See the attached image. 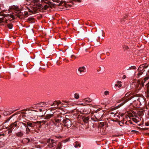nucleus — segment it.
I'll return each instance as SVG.
<instances>
[{
    "mask_svg": "<svg viewBox=\"0 0 149 149\" xmlns=\"http://www.w3.org/2000/svg\"><path fill=\"white\" fill-rule=\"evenodd\" d=\"M61 105H64V104H63V103H61Z\"/></svg>",
    "mask_w": 149,
    "mask_h": 149,
    "instance_id": "774afa93",
    "label": "nucleus"
},
{
    "mask_svg": "<svg viewBox=\"0 0 149 149\" xmlns=\"http://www.w3.org/2000/svg\"><path fill=\"white\" fill-rule=\"evenodd\" d=\"M48 7L49 6L47 5H45V9H47Z\"/></svg>",
    "mask_w": 149,
    "mask_h": 149,
    "instance_id": "79ce46f5",
    "label": "nucleus"
},
{
    "mask_svg": "<svg viewBox=\"0 0 149 149\" xmlns=\"http://www.w3.org/2000/svg\"><path fill=\"white\" fill-rule=\"evenodd\" d=\"M67 116H65V117H64L63 124L65 126L69 128L71 126V122L70 120L66 117Z\"/></svg>",
    "mask_w": 149,
    "mask_h": 149,
    "instance_id": "7ed1b4c3",
    "label": "nucleus"
},
{
    "mask_svg": "<svg viewBox=\"0 0 149 149\" xmlns=\"http://www.w3.org/2000/svg\"><path fill=\"white\" fill-rule=\"evenodd\" d=\"M22 125H23V126H24L25 127H27V124L26 123H24L23 122H19V123H18V125L20 126V129L21 130H24V127H22Z\"/></svg>",
    "mask_w": 149,
    "mask_h": 149,
    "instance_id": "6e6552de",
    "label": "nucleus"
},
{
    "mask_svg": "<svg viewBox=\"0 0 149 149\" xmlns=\"http://www.w3.org/2000/svg\"><path fill=\"white\" fill-rule=\"evenodd\" d=\"M104 35L103 31L102 30H100L97 32L96 35L99 39L102 36L103 37Z\"/></svg>",
    "mask_w": 149,
    "mask_h": 149,
    "instance_id": "1a4fd4ad",
    "label": "nucleus"
},
{
    "mask_svg": "<svg viewBox=\"0 0 149 149\" xmlns=\"http://www.w3.org/2000/svg\"><path fill=\"white\" fill-rule=\"evenodd\" d=\"M62 146V144L61 143H59L57 145V147L56 149H61Z\"/></svg>",
    "mask_w": 149,
    "mask_h": 149,
    "instance_id": "b1692460",
    "label": "nucleus"
},
{
    "mask_svg": "<svg viewBox=\"0 0 149 149\" xmlns=\"http://www.w3.org/2000/svg\"><path fill=\"white\" fill-rule=\"evenodd\" d=\"M121 86V84L118 85V87L119 88Z\"/></svg>",
    "mask_w": 149,
    "mask_h": 149,
    "instance_id": "bf43d9fd",
    "label": "nucleus"
},
{
    "mask_svg": "<svg viewBox=\"0 0 149 149\" xmlns=\"http://www.w3.org/2000/svg\"><path fill=\"white\" fill-rule=\"evenodd\" d=\"M19 13H18V15H17V16H18V17H20V15H20V13H21V12H19Z\"/></svg>",
    "mask_w": 149,
    "mask_h": 149,
    "instance_id": "3c124183",
    "label": "nucleus"
},
{
    "mask_svg": "<svg viewBox=\"0 0 149 149\" xmlns=\"http://www.w3.org/2000/svg\"><path fill=\"white\" fill-rule=\"evenodd\" d=\"M74 1H77L79 2H81L80 0H74Z\"/></svg>",
    "mask_w": 149,
    "mask_h": 149,
    "instance_id": "a18cd8bd",
    "label": "nucleus"
},
{
    "mask_svg": "<svg viewBox=\"0 0 149 149\" xmlns=\"http://www.w3.org/2000/svg\"><path fill=\"white\" fill-rule=\"evenodd\" d=\"M146 126H148L149 125V123H146Z\"/></svg>",
    "mask_w": 149,
    "mask_h": 149,
    "instance_id": "6e6d98bb",
    "label": "nucleus"
},
{
    "mask_svg": "<svg viewBox=\"0 0 149 149\" xmlns=\"http://www.w3.org/2000/svg\"><path fill=\"white\" fill-rule=\"evenodd\" d=\"M141 81V84L140 85L138 89L139 90H140L142 87H143L144 86V83H145V81L143 80H140Z\"/></svg>",
    "mask_w": 149,
    "mask_h": 149,
    "instance_id": "ddd939ff",
    "label": "nucleus"
},
{
    "mask_svg": "<svg viewBox=\"0 0 149 149\" xmlns=\"http://www.w3.org/2000/svg\"><path fill=\"white\" fill-rule=\"evenodd\" d=\"M63 102H65L66 103H68V104H67L65 105L66 106H68V105H69V104H68V103H69L70 102L69 101H66V100H65V101L63 100Z\"/></svg>",
    "mask_w": 149,
    "mask_h": 149,
    "instance_id": "c9c22d12",
    "label": "nucleus"
},
{
    "mask_svg": "<svg viewBox=\"0 0 149 149\" xmlns=\"http://www.w3.org/2000/svg\"><path fill=\"white\" fill-rule=\"evenodd\" d=\"M117 83L118 84H120L121 83V81H117Z\"/></svg>",
    "mask_w": 149,
    "mask_h": 149,
    "instance_id": "603ef678",
    "label": "nucleus"
},
{
    "mask_svg": "<svg viewBox=\"0 0 149 149\" xmlns=\"http://www.w3.org/2000/svg\"><path fill=\"white\" fill-rule=\"evenodd\" d=\"M61 104V102L60 101H54L52 104L51 105V106H55L56 105H57L56 107L58 106V105Z\"/></svg>",
    "mask_w": 149,
    "mask_h": 149,
    "instance_id": "4468645a",
    "label": "nucleus"
},
{
    "mask_svg": "<svg viewBox=\"0 0 149 149\" xmlns=\"http://www.w3.org/2000/svg\"><path fill=\"white\" fill-rule=\"evenodd\" d=\"M27 110V109H24L23 110H22V111H26Z\"/></svg>",
    "mask_w": 149,
    "mask_h": 149,
    "instance_id": "e2e57ef3",
    "label": "nucleus"
},
{
    "mask_svg": "<svg viewBox=\"0 0 149 149\" xmlns=\"http://www.w3.org/2000/svg\"><path fill=\"white\" fill-rule=\"evenodd\" d=\"M31 111L30 112H29L28 113V115L29 116H33V114H34V113L33 111H36L35 110H31Z\"/></svg>",
    "mask_w": 149,
    "mask_h": 149,
    "instance_id": "412c9836",
    "label": "nucleus"
},
{
    "mask_svg": "<svg viewBox=\"0 0 149 149\" xmlns=\"http://www.w3.org/2000/svg\"><path fill=\"white\" fill-rule=\"evenodd\" d=\"M148 67V65H146V64H144L141 65L138 68V70L139 71L144 72L145 71V70H144V69L147 68Z\"/></svg>",
    "mask_w": 149,
    "mask_h": 149,
    "instance_id": "0eeeda50",
    "label": "nucleus"
},
{
    "mask_svg": "<svg viewBox=\"0 0 149 149\" xmlns=\"http://www.w3.org/2000/svg\"><path fill=\"white\" fill-rule=\"evenodd\" d=\"M126 78V75H124L123 76V79H124Z\"/></svg>",
    "mask_w": 149,
    "mask_h": 149,
    "instance_id": "8fccbe9b",
    "label": "nucleus"
},
{
    "mask_svg": "<svg viewBox=\"0 0 149 149\" xmlns=\"http://www.w3.org/2000/svg\"><path fill=\"white\" fill-rule=\"evenodd\" d=\"M20 116H22V118H24V117H26V116L25 115H20Z\"/></svg>",
    "mask_w": 149,
    "mask_h": 149,
    "instance_id": "a19ab883",
    "label": "nucleus"
},
{
    "mask_svg": "<svg viewBox=\"0 0 149 149\" xmlns=\"http://www.w3.org/2000/svg\"><path fill=\"white\" fill-rule=\"evenodd\" d=\"M21 113L22 114H27V113L25 112H21Z\"/></svg>",
    "mask_w": 149,
    "mask_h": 149,
    "instance_id": "864d4df0",
    "label": "nucleus"
},
{
    "mask_svg": "<svg viewBox=\"0 0 149 149\" xmlns=\"http://www.w3.org/2000/svg\"><path fill=\"white\" fill-rule=\"evenodd\" d=\"M52 117L54 118V119L52 121L54 125L58 126L59 125V123L60 125H63L64 117L60 115V114H57L56 112H54L52 114H47L44 118L46 120H43V122L44 123H45L49 119Z\"/></svg>",
    "mask_w": 149,
    "mask_h": 149,
    "instance_id": "f257e3e1",
    "label": "nucleus"
},
{
    "mask_svg": "<svg viewBox=\"0 0 149 149\" xmlns=\"http://www.w3.org/2000/svg\"><path fill=\"white\" fill-rule=\"evenodd\" d=\"M106 54L107 55H108V56L109 55V52H107L106 53Z\"/></svg>",
    "mask_w": 149,
    "mask_h": 149,
    "instance_id": "5fc2aeb1",
    "label": "nucleus"
},
{
    "mask_svg": "<svg viewBox=\"0 0 149 149\" xmlns=\"http://www.w3.org/2000/svg\"><path fill=\"white\" fill-rule=\"evenodd\" d=\"M78 70L81 73L82 72H84V70L82 69H81V68H79L78 69Z\"/></svg>",
    "mask_w": 149,
    "mask_h": 149,
    "instance_id": "2f4dec72",
    "label": "nucleus"
},
{
    "mask_svg": "<svg viewBox=\"0 0 149 149\" xmlns=\"http://www.w3.org/2000/svg\"><path fill=\"white\" fill-rule=\"evenodd\" d=\"M99 111L97 110L96 111H95V113H97Z\"/></svg>",
    "mask_w": 149,
    "mask_h": 149,
    "instance_id": "69168bd1",
    "label": "nucleus"
},
{
    "mask_svg": "<svg viewBox=\"0 0 149 149\" xmlns=\"http://www.w3.org/2000/svg\"><path fill=\"white\" fill-rule=\"evenodd\" d=\"M24 122L26 123L27 124V126L28 127H31L32 129H33L35 128V127L36 126L37 124L39 123H41V122H26L24 120Z\"/></svg>",
    "mask_w": 149,
    "mask_h": 149,
    "instance_id": "20e7f679",
    "label": "nucleus"
},
{
    "mask_svg": "<svg viewBox=\"0 0 149 149\" xmlns=\"http://www.w3.org/2000/svg\"><path fill=\"white\" fill-rule=\"evenodd\" d=\"M59 109L61 110L62 111V112L63 111V112H65V111L64 110H63V108H61V109Z\"/></svg>",
    "mask_w": 149,
    "mask_h": 149,
    "instance_id": "09e8293b",
    "label": "nucleus"
},
{
    "mask_svg": "<svg viewBox=\"0 0 149 149\" xmlns=\"http://www.w3.org/2000/svg\"><path fill=\"white\" fill-rule=\"evenodd\" d=\"M141 84V81L140 79H139L137 80L136 82H134V84L135 86V87L136 88L139 89V85H140Z\"/></svg>",
    "mask_w": 149,
    "mask_h": 149,
    "instance_id": "9b49d317",
    "label": "nucleus"
},
{
    "mask_svg": "<svg viewBox=\"0 0 149 149\" xmlns=\"http://www.w3.org/2000/svg\"><path fill=\"white\" fill-rule=\"evenodd\" d=\"M90 117L89 116H83L82 117V119L83 121L86 123H87L89 122Z\"/></svg>",
    "mask_w": 149,
    "mask_h": 149,
    "instance_id": "9d476101",
    "label": "nucleus"
},
{
    "mask_svg": "<svg viewBox=\"0 0 149 149\" xmlns=\"http://www.w3.org/2000/svg\"><path fill=\"white\" fill-rule=\"evenodd\" d=\"M74 97L76 99H78L79 97V96L78 94L77 93H75L74 94Z\"/></svg>",
    "mask_w": 149,
    "mask_h": 149,
    "instance_id": "c85d7f7f",
    "label": "nucleus"
},
{
    "mask_svg": "<svg viewBox=\"0 0 149 149\" xmlns=\"http://www.w3.org/2000/svg\"><path fill=\"white\" fill-rule=\"evenodd\" d=\"M143 73L142 72L139 71V73L138 74L139 76L141 75Z\"/></svg>",
    "mask_w": 149,
    "mask_h": 149,
    "instance_id": "58836bf2",
    "label": "nucleus"
},
{
    "mask_svg": "<svg viewBox=\"0 0 149 149\" xmlns=\"http://www.w3.org/2000/svg\"><path fill=\"white\" fill-rule=\"evenodd\" d=\"M41 1L42 3H44L49 5H50L51 4V2H49L48 0H42Z\"/></svg>",
    "mask_w": 149,
    "mask_h": 149,
    "instance_id": "6ab92c4d",
    "label": "nucleus"
},
{
    "mask_svg": "<svg viewBox=\"0 0 149 149\" xmlns=\"http://www.w3.org/2000/svg\"><path fill=\"white\" fill-rule=\"evenodd\" d=\"M10 17L13 19H14L15 18L14 16L12 15H11Z\"/></svg>",
    "mask_w": 149,
    "mask_h": 149,
    "instance_id": "c03bdc74",
    "label": "nucleus"
},
{
    "mask_svg": "<svg viewBox=\"0 0 149 149\" xmlns=\"http://www.w3.org/2000/svg\"><path fill=\"white\" fill-rule=\"evenodd\" d=\"M79 68H81V69H83V70H85V67H84V66H83V67H79Z\"/></svg>",
    "mask_w": 149,
    "mask_h": 149,
    "instance_id": "37998d69",
    "label": "nucleus"
},
{
    "mask_svg": "<svg viewBox=\"0 0 149 149\" xmlns=\"http://www.w3.org/2000/svg\"><path fill=\"white\" fill-rule=\"evenodd\" d=\"M130 94L131 93H130V92L127 93L125 95V98H123L120 100V101L122 102L120 104L121 106L123 105L125 103L132 99L133 97V96L130 97Z\"/></svg>",
    "mask_w": 149,
    "mask_h": 149,
    "instance_id": "f03ea898",
    "label": "nucleus"
},
{
    "mask_svg": "<svg viewBox=\"0 0 149 149\" xmlns=\"http://www.w3.org/2000/svg\"><path fill=\"white\" fill-rule=\"evenodd\" d=\"M91 100L89 98H87L84 100V102H91Z\"/></svg>",
    "mask_w": 149,
    "mask_h": 149,
    "instance_id": "aec40b11",
    "label": "nucleus"
},
{
    "mask_svg": "<svg viewBox=\"0 0 149 149\" xmlns=\"http://www.w3.org/2000/svg\"><path fill=\"white\" fill-rule=\"evenodd\" d=\"M101 68L100 67V69L98 70H97V71H100L101 70Z\"/></svg>",
    "mask_w": 149,
    "mask_h": 149,
    "instance_id": "0e129e2a",
    "label": "nucleus"
},
{
    "mask_svg": "<svg viewBox=\"0 0 149 149\" xmlns=\"http://www.w3.org/2000/svg\"><path fill=\"white\" fill-rule=\"evenodd\" d=\"M136 69V68L135 66H133L130 67L127 70Z\"/></svg>",
    "mask_w": 149,
    "mask_h": 149,
    "instance_id": "cd10ccee",
    "label": "nucleus"
},
{
    "mask_svg": "<svg viewBox=\"0 0 149 149\" xmlns=\"http://www.w3.org/2000/svg\"><path fill=\"white\" fill-rule=\"evenodd\" d=\"M8 130V134L11 133L12 132L13 130L12 129H10V128Z\"/></svg>",
    "mask_w": 149,
    "mask_h": 149,
    "instance_id": "72a5a7b5",
    "label": "nucleus"
},
{
    "mask_svg": "<svg viewBox=\"0 0 149 149\" xmlns=\"http://www.w3.org/2000/svg\"><path fill=\"white\" fill-rule=\"evenodd\" d=\"M18 121H15V122L12 123L10 126V129H14L15 127H16L17 125V122Z\"/></svg>",
    "mask_w": 149,
    "mask_h": 149,
    "instance_id": "f8f14e48",
    "label": "nucleus"
},
{
    "mask_svg": "<svg viewBox=\"0 0 149 149\" xmlns=\"http://www.w3.org/2000/svg\"><path fill=\"white\" fill-rule=\"evenodd\" d=\"M115 86H116V87L118 86V84H116L115 85Z\"/></svg>",
    "mask_w": 149,
    "mask_h": 149,
    "instance_id": "13d9d810",
    "label": "nucleus"
},
{
    "mask_svg": "<svg viewBox=\"0 0 149 149\" xmlns=\"http://www.w3.org/2000/svg\"><path fill=\"white\" fill-rule=\"evenodd\" d=\"M132 120L134 122L136 123H137L138 122L136 118H132Z\"/></svg>",
    "mask_w": 149,
    "mask_h": 149,
    "instance_id": "c756f323",
    "label": "nucleus"
},
{
    "mask_svg": "<svg viewBox=\"0 0 149 149\" xmlns=\"http://www.w3.org/2000/svg\"><path fill=\"white\" fill-rule=\"evenodd\" d=\"M48 102H41L38 103L37 104H35L33 105V107H43L47 105Z\"/></svg>",
    "mask_w": 149,
    "mask_h": 149,
    "instance_id": "423d86ee",
    "label": "nucleus"
},
{
    "mask_svg": "<svg viewBox=\"0 0 149 149\" xmlns=\"http://www.w3.org/2000/svg\"><path fill=\"white\" fill-rule=\"evenodd\" d=\"M104 94L105 95H109V92L108 91H106L104 92Z\"/></svg>",
    "mask_w": 149,
    "mask_h": 149,
    "instance_id": "e433bc0d",
    "label": "nucleus"
},
{
    "mask_svg": "<svg viewBox=\"0 0 149 149\" xmlns=\"http://www.w3.org/2000/svg\"><path fill=\"white\" fill-rule=\"evenodd\" d=\"M25 141L27 143H28L30 141V140L29 138H27L25 139Z\"/></svg>",
    "mask_w": 149,
    "mask_h": 149,
    "instance_id": "7c9ffc66",
    "label": "nucleus"
},
{
    "mask_svg": "<svg viewBox=\"0 0 149 149\" xmlns=\"http://www.w3.org/2000/svg\"><path fill=\"white\" fill-rule=\"evenodd\" d=\"M137 100V101H139L140 102V100L143 102V101H144V99L143 97H141V98H139Z\"/></svg>",
    "mask_w": 149,
    "mask_h": 149,
    "instance_id": "393cba45",
    "label": "nucleus"
},
{
    "mask_svg": "<svg viewBox=\"0 0 149 149\" xmlns=\"http://www.w3.org/2000/svg\"><path fill=\"white\" fill-rule=\"evenodd\" d=\"M21 111H18V112L15 113L14 114H13V115H12V116H10V117L9 118V120L12 117L14 116H15L17 114H19V113H21Z\"/></svg>",
    "mask_w": 149,
    "mask_h": 149,
    "instance_id": "5701e85b",
    "label": "nucleus"
},
{
    "mask_svg": "<svg viewBox=\"0 0 149 149\" xmlns=\"http://www.w3.org/2000/svg\"><path fill=\"white\" fill-rule=\"evenodd\" d=\"M60 2V1L58 0H56V2L57 3H58Z\"/></svg>",
    "mask_w": 149,
    "mask_h": 149,
    "instance_id": "052dcab7",
    "label": "nucleus"
},
{
    "mask_svg": "<svg viewBox=\"0 0 149 149\" xmlns=\"http://www.w3.org/2000/svg\"><path fill=\"white\" fill-rule=\"evenodd\" d=\"M39 111L40 112H42V111L43 112L42 113V115L41 116H39L43 117V118H44V120H46L45 119V118H45V117L46 115L45 116V114L46 113V112H45L43 113V112L44 111H43V110L42 109H39Z\"/></svg>",
    "mask_w": 149,
    "mask_h": 149,
    "instance_id": "dca6fc26",
    "label": "nucleus"
},
{
    "mask_svg": "<svg viewBox=\"0 0 149 149\" xmlns=\"http://www.w3.org/2000/svg\"><path fill=\"white\" fill-rule=\"evenodd\" d=\"M74 147L76 148H77L78 147H80L81 146V143L78 141H75L74 143Z\"/></svg>",
    "mask_w": 149,
    "mask_h": 149,
    "instance_id": "2eb2a0df",
    "label": "nucleus"
},
{
    "mask_svg": "<svg viewBox=\"0 0 149 149\" xmlns=\"http://www.w3.org/2000/svg\"><path fill=\"white\" fill-rule=\"evenodd\" d=\"M18 109H17L15 110H14L13 111V112H15V111H16L18 110Z\"/></svg>",
    "mask_w": 149,
    "mask_h": 149,
    "instance_id": "680f3d73",
    "label": "nucleus"
},
{
    "mask_svg": "<svg viewBox=\"0 0 149 149\" xmlns=\"http://www.w3.org/2000/svg\"><path fill=\"white\" fill-rule=\"evenodd\" d=\"M16 135L18 137H21L23 135V133L22 131H20L16 133Z\"/></svg>",
    "mask_w": 149,
    "mask_h": 149,
    "instance_id": "f3484780",
    "label": "nucleus"
},
{
    "mask_svg": "<svg viewBox=\"0 0 149 149\" xmlns=\"http://www.w3.org/2000/svg\"><path fill=\"white\" fill-rule=\"evenodd\" d=\"M53 1L54 2H56V0H54Z\"/></svg>",
    "mask_w": 149,
    "mask_h": 149,
    "instance_id": "338daca9",
    "label": "nucleus"
},
{
    "mask_svg": "<svg viewBox=\"0 0 149 149\" xmlns=\"http://www.w3.org/2000/svg\"><path fill=\"white\" fill-rule=\"evenodd\" d=\"M71 57L73 59H75L76 58V57L74 55H72Z\"/></svg>",
    "mask_w": 149,
    "mask_h": 149,
    "instance_id": "ea45409f",
    "label": "nucleus"
},
{
    "mask_svg": "<svg viewBox=\"0 0 149 149\" xmlns=\"http://www.w3.org/2000/svg\"><path fill=\"white\" fill-rule=\"evenodd\" d=\"M13 26V25L11 24H8L7 25V26L10 29H11L12 28Z\"/></svg>",
    "mask_w": 149,
    "mask_h": 149,
    "instance_id": "a878e982",
    "label": "nucleus"
},
{
    "mask_svg": "<svg viewBox=\"0 0 149 149\" xmlns=\"http://www.w3.org/2000/svg\"><path fill=\"white\" fill-rule=\"evenodd\" d=\"M28 21L29 23H32L34 22V18L31 17H29L28 19Z\"/></svg>",
    "mask_w": 149,
    "mask_h": 149,
    "instance_id": "a211bd4d",
    "label": "nucleus"
},
{
    "mask_svg": "<svg viewBox=\"0 0 149 149\" xmlns=\"http://www.w3.org/2000/svg\"><path fill=\"white\" fill-rule=\"evenodd\" d=\"M54 141V140L53 139L51 140L49 139H48L47 141V143H48L47 146L49 148H51L55 146L56 145V142Z\"/></svg>",
    "mask_w": 149,
    "mask_h": 149,
    "instance_id": "39448f33",
    "label": "nucleus"
},
{
    "mask_svg": "<svg viewBox=\"0 0 149 149\" xmlns=\"http://www.w3.org/2000/svg\"><path fill=\"white\" fill-rule=\"evenodd\" d=\"M149 77L147 76V77H145L144 78L143 80V81H145L146 82V80H148L149 79Z\"/></svg>",
    "mask_w": 149,
    "mask_h": 149,
    "instance_id": "473e14b6",
    "label": "nucleus"
},
{
    "mask_svg": "<svg viewBox=\"0 0 149 149\" xmlns=\"http://www.w3.org/2000/svg\"><path fill=\"white\" fill-rule=\"evenodd\" d=\"M128 47L127 46H126L125 45H124L123 46V48L124 49V50L127 49H128Z\"/></svg>",
    "mask_w": 149,
    "mask_h": 149,
    "instance_id": "f704fd0d",
    "label": "nucleus"
},
{
    "mask_svg": "<svg viewBox=\"0 0 149 149\" xmlns=\"http://www.w3.org/2000/svg\"><path fill=\"white\" fill-rule=\"evenodd\" d=\"M145 87L147 88L148 92H149V89H148V87H149V82L146 84Z\"/></svg>",
    "mask_w": 149,
    "mask_h": 149,
    "instance_id": "bb28decb",
    "label": "nucleus"
},
{
    "mask_svg": "<svg viewBox=\"0 0 149 149\" xmlns=\"http://www.w3.org/2000/svg\"><path fill=\"white\" fill-rule=\"evenodd\" d=\"M5 134L4 133H3L2 134H0V136H5Z\"/></svg>",
    "mask_w": 149,
    "mask_h": 149,
    "instance_id": "de8ad7c7",
    "label": "nucleus"
},
{
    "mask_svg": "<svg viewBox=\"0 0 149 149\" xmlns=\"http://www.w3.org/2000/svg\"><path fill=\"white\" fill-rule=\"evenodd\" d=\"M38 6L40 7H41L42 6V5L41 4H39L38 5Z\"/></svg>",
    "mask_w": 149,
    "mask_h": 149,
    "instance_id": "4d7b16f0",
    "label": "nucleus"
},
{
    "mask_svg": "<svg viewBox=\"0 0 149 149\" xmlns=\"http://www.w3.org/2000/svg\"><path fill=\"white\" fill-rule=\"evenodd\" d=\"M124 124V123L123 122H121L120 121H119V124L120 126H122Z\"/></svg>",
    "mask_w": 149,
    "mask_h": 149,
    "instance_id": "4c0bfd02",
    "label": "nucleus"
},
{
    "mask_svg": "<svg viewBox=\"0 0 149 149\" xmlns=\"http://www.w3.org/2000/svg\"><path fill=\"white\" fill-rule=\"evenodd\" d=\"M25 15H28V13L27 12H26L24 13V14Z\"/></svg>",
    "mask_w": 149,
    "mask_h": 149,
    "instance_id": "49530a36",
    "label": "nucleus"
},
{
    "mask_svg": "<svg viewBox=\"0 0 149 149\" xmlns=\"http://www.w3.org/2000/svg\"><path fill=\"white\" fill-rule=\"evenodd\" d=\"M26 134H29V133L31 131L30 129L28 127H26Z\"/></svg>",
    "mask_w": 149,
    "mask_h": 149,
    "instance_id": "4be33fe9",
    "label": "nucleus"
}]
</instances>
